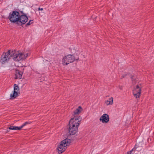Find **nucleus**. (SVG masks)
Here are the masks:
<instances>
[{"label": "nucleus", "instance_id": "nucleus-1", "mask_svg": "<svg viewBox=\"0 0 154 154\" xmlns=\"http://www.w3.org/2000/svg\"><path fill=\"white\" fill-rule=\"evenodd\" d=\"M19 52L18 51L12 50L11 52L10 50H8L7 52L3 54L1 58L0 62L2 64H4L7 62L11 57L15 61L19 62Z\"/></svg>", "mask_w": 154, "mask_h": 154}, {"label": "nucleus", "instance_id": "nucleus-2", "mask_svg": "<svg viewBox=\"0 0 154 154\" xmlns=\"http://www.w3.org/2000/svg\"><path fill=\"white\" fill-rule=\"evenodd\" d=\"M71 140L69 139L66 138L61 141L60 144L57 146V149L58 153L60 154L63 152L70 144Z\"/></svg>", "mask_w": 154, "mask_h": 154}, {"label": "nucleus", "instance_id": "nucleus-3", "mask_svg": "<svg viewBox=\"0 0 154 154\" xmlns=\"http://www.w3.org/2000/svg\"><path fill=\"white\" fill-rule=\"evenodd\" d=\"M79 60L78 55L75 56L73 54H68L64 56L62 59V64L63 65H67L69 63L73 62L75 60Z\"/></svg>", "mask_w": 154, "mask_h": 154}, {"label": "nucleus", "instance_id": "nucleus-4", "mask_svg": "<svg viewBox=\"0 0 154 154\" xmlns=\"http://www.w3.org/2000/svg\"><path fill=\"white\" fill-rule=\"evenodd\" d=\"M82 117L80 116H75L71 118L69 121L68 127L78 128L81 123Z\"/></svg>", "mask_w": 154, "mask_h": 154}, {"label": "nucleus", "instance_id": "nucleus-5", "mask_svg": "<svg viewBox=\"0 0 154 154\" xmlns=\"http://www.w3.org/2000/svg\"><path fill=\"white\" fill-rule=\"evenodd\" d=\"M8 18L11 22L18 23V22L19 21V13L16 11L10 12Z\"/></svg>", "mask_w": 154, "mask_h": 154}, {"label": "nucleus", "instance_id": "nucleus-6", "mask_svg": "<svg viewBox=\"0 0 154 154\" xmlns=\"http://www.w3.org/2000/svg\"><path fill=\"white\" fill-rule=\"evenodd\" d=\"M19 90L18 85L15 84L14 85V91L13 93L10 95V97L11 99H15L18 95V91Z\"/></svg>", "mask_w": 154, "mask_h": 154}, {"label": "nucleus", "instance_id": "nucleus-7", "mask_svg": "<svg viewBox=\"0 0 154 154\" xmlns=\"http://www.w3.org/2000/svg\"><path fill=\"white\" fill-rule=\"evenodd\" d=\"M20 12L22 14L21 15H20V23L23 24H25L28 21V18L26 14L22 11H20Z\"/></svg>", "mask_w": 154, "mask_h": 154}, {"label": "nucleus", "instance_id": "nucleus-8", "mask_svg": "<svg viewBox=\"0 0 154 154\" xmlns=\"http://www.w3.org/2000/svg\"><path fill=\"white\" fill-rule=\"evenodd\" d=\"M109 120V115L107 114H103L100 118V120L103 123H108Z\"/></svg>", "mask_w": 154, "mask_h": 154}, {"label": "nucleus", "instance_id": "nucleus-9", "mask_svg": "<svg viewBox=\"0 0 154 154\" xmlns=\"http://www.w3.org/2000/svg\"><path fill=\"white\" fill-rule=\"evenodd\" d=\"M67 129L69 134L71 135H73L77 132L78 128H73L69 127H68Z\"/></svg>", "mask_w": 154, "mask_h": 154}, {"label": "nucleus", "instance_id": "nucleus-10", "mask_svg": "<svg viewBox=\"0 0 154 154\" xmlns=\"http://www.w3.org/2000/svg\"><path fill=\"white\" fill-rule=\"evenodd\" d=\"M82 110V109L81 106H79L78 108L75 110L73 113L72 115L74 117L75 116H78L77 115H79Z\"/></svg>", "mask_w": 154, "mask_h": 154}, {"label": "nucleus", "instance_id": "nucleus-11", "mask_svg": "<svg viewBox=\"0 0 154 154\" xmlns=\"http://www.w3.org/2000/svg\"><path fill=\"white\" fill-rule=\"evenodd\" d=\"M28 55L29 54L28 53H20V60H25L28 56Z\"/></svg>", "mask_w": 154, "mask_h": 154}, {"label": "nucleus", "instance_id": "nucleus-12", "mask_svg": "<svg viewBox=\"0 0 154 154\" xmlns=\"http://www.w3.org/2000/svg\"><path fill=\"white\" fill-rule=\"evenodd\" d=\"M141 91L140 90L138 91H133V94L134 96L136 98H139L140 95Z\"/></svg>", "mask_w": 154, "mask_h": 154}, {"label": "nucleus", "instance_id": "nucleus-13", "mask_svg": "<svg viewBox=\"0 0 154 154\" xmlns=\"http://www.w3.org/2000/svg\"><path fill=\"white\" fill-rule=\"evenodd\" d=\"M113 98L112 97L110 98L109 100H106L105 103L107 105H112L113 103Z\"/></svg>", "mask_w": 154, "mask_h": 154}, {"label": "nucleus", "instance_id": "nucleus-14", "mask_svg": "<svg viewBox=\"0 0 154 154\" xmlns=\"http://www.w3.org/2000/svg\"><path fill=\"white\" fill-rule=\"evenodd\" d=\"M9 128L12 130H19V127L12 126L9 127Z\"/></svg>", "mask_w": 154, "mask_h": 154}, {"label": "nucleus", "instance_id": "nucleus-15", "mask_svg": "<svg viewBox=\"0 0 154 154\" xmlns=\"http://www.w3.org/2000/svg\"><path fill=\"white\" fill-rule=\"evenodd\" d=\"M30 122H26L24 123L22 125L20 126V130L24 126L28 124H30Z\"/></svg>", "mask_w": 154, "mask_h": 154}, {"label": "nucleus", "instance_id": "nucleus-16", "mask_svg": "<svg viewBox=\"0 0 154 154\" xmlns=\"http://www.w3.org/2000/svg\"><path fill=\"white\" fill-rule=\"evenodd\" d=\"M15 79H17L18 78L19 76V72L18 70H16V74H15Z\"/></svg>", "mask_w": 154, "mask_h": 154}, {"label": "nucleus", "instance_id": "nucleus-17", "mask_svg": "<svg viewBox=\"0 0 154 154\" xmlns=\"http://www.w3.org/2000/svg\"><path fill=\"white\" fill-rule=\"evenodd\" d=\"M137 145H136L135 146V147L134 148H135L136 147V148H137L136 149H135L134 150H133V151H135V150H137V151H140V150L142 149H141V146H138L137 147Z\"/></svg>", "mask_w": 154, "mask_h": 154}, {"label": "nucleus", "instance_id": "nucleus-18", "mask_svg": "<svg viewBox=\"0 0 154 154\" xmlns=\"http://www.w3.org/2000/svg\"><path fill=\"white\" fill-rule=\"evenodd\" d=\"M32 21V20H30L29 22L25 24V26L27 27V26L30 25L33 23Z\"/></svg>", "mask_w": 154, "mask_h": 154}, {"label": "nucleus", "instance_id": "nucleus-19", "mask_svg": "<svg viewBox=\"0 0 154 154\" xmlns=\"http://www.w3.org/2000/svg\"><path fill=\"white\" fill-rule=\"evenodd\" d=\"M137 148L136 147L133 148L132 150L130 151L129 152H127V154H132V152L133 150H134L135 149H136Z\"/></svg>", "mask_w": 154, "mask_h": 154}, {"label": "nucleus", "instance_id": "nucleus-20", "mask_svg": "<svg viewBox=\"0 0 154 154\" xmlns=\"http://www.w3.org/2000/svg\"><path fill=\"white\" fill-rule=\"evenodd\" d=\"M135 89H138V91H139V90H140V91H141V88L139 87V86L138 85H137L136 86V88Z\"/></svg>", "mask_w": 154, "mask_h": 154}, {"label": "nucleus", "instance_id": "nucleus-21", "mask_svg": "<svg viewBox=\"0 0 154 154\" xmlns=\"http://www.w3.org/2000/svg\"><path fill=\"white\" fill-rule=\"evenodd\" d=\"M128 74H125L122 75V79L123 78H124L126 76H127Z\"/></svg>", "mask_w": 154, "mask_h": 154}, {"label": "nucleus", "instance_id": "nucleus-22", "mask_svg": "<svg viewBox=\"0 0 154 154\" xmlns=\"http://www.w3.org/2000/svg\"><path fill=\"white\" fill-rule=\"evenodd\" d=\"M43 10V8H38V10L39 11H42Z\"/></svg>", "mask_w": 154, "mask_h": 154}, {"label": "nucleus", "instance_id": "nucleus-23", "mask_svg": "<svg viewBox=\"0 0 154 154\" xmlns=\"http://www.w3.org/2000/svg\"><path fill=\"white\" fill-rule=\"evenodd\" d=\"M133 91H138V89H134V90H133Z\"/></svg>", "mask_w": 154, "mask_h": 154}, {"label": "nucleus", "instance_id": "nucleus-24", "mask_svg": "<svg viewBox=\"0 0 154 154\" xmlns=\"http://www.w3.org/2000/svg\"><path fill=\"white\" fill-rule=\"evenodd\" d=\"M26 81V80L25 79H22L21 80V82H25Z\"/></svg>", "mask_w": 154, "mask_h": 154}, {"label": "nucleus", "instance_id": "nucleus-25", "mask_svg": "<svg viewBox=\"0 0 154 154\" xmlns=\"http://www.w3.org/2000/svg\"><path fill=\"white\" fill-rule=\"evenodd\" d=\"M119 88L120 89V90H122V86H119Z\"/></svg>", "mask_w": 154, "mask_h": 154}, {"label": "nucleus", "instance_id": "nucleus-26", "mask_svg": "<svg viewBox=\"0 0 154 154\" xmlns=\"http://www.w3.org/2000/svg\"><path fill=\"white\" fill-rule=\"evenodd\" d=\"M20 69H23V70L24 69L23 68V66H21V67L20 66Z\"/></svg>", "mask_w": 154, "mask_h": 154}, {"label": "nucleus", "instance_id": "nucleus-27", "mask_svg": "<svg viewBox=\"0 0 154 154\" xmlns=\"http://www.w3.org/2000/svg\"><path fill=\"white\" fill-rule=\"evenodd\" d=\"M21 72H20V75H21V76H22V74H21ZM21 73H22V74H23V72H21Z\"/></svg>", "mask_w": 154, "mask_h": 154}, {"label": "nucleus", "instance_id": "nucleus-28", "mask_svg": "<svg viewBox=\"0 0 154 154\" xmlns=\"http://www.w3.org/2000/svg\"><path fill=\"white\" fill-rule=\"evenodd\" d=\"M133 76H132H132L131 77V79H133Z\"/></svg>", "mask_w": 154, "mask_h": 154}, {"label": "nucleus", "instance_id": "nucleus-29", "mask_svg": "<svg viewBox=\"0 0 154 154\" xmlns=\"http://www.w3.org/2000/svg\"><path fill=\"white\" fill-rule=\"evenodd\" d=\"M15 66H16V64H15ZM17 67L19 66L18 65H17Z\"/></svg>", "mask_w": 154, "mask_h": 154}]
</instances>
